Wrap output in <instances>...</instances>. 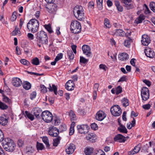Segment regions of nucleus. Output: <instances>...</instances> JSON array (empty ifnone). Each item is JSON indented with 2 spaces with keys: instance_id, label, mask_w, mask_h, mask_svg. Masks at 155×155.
Returning a JSON list of instances; mask_svg holds the SVG:
<instances>
[{
  "instance_id": "nucleus-1",
  "label": "nucleus",
  "mask_w": 155,
  "mask_h": 155,
  "mask_svg": "<svg viewBox=\"0 0 155 155\" xmlns=\"http://www.w3.org/2000/svg\"><path fill=\"white\" fill-rule=\"evenodd\" d=\"M39 26L38 21L34 19L30 20L27 24V28L29 31L32 33H35L37 31Z\"/></svg>"
},
{
  "instance_id": "nucleus-2",
  "label": "nucleus",
  "mask_w": 155,
  "mask_h": 155,
  "mask_svg": "<svg viewBox=\"0 0 155 155\" xmlns=\"http://www.w3.org/2000/svg\"><path fill=\"white\" fill-rule=\"evenodd\" d=\"M4 149L8 152H12L14 149L15 144L13 141L8 138H5L2 143Z\"/></svg>"
},
{
  "instance_id": "nucleus-3",
  "label": "nucleus",
  "mask_w": 155,
  "mask_h": 155,
  "mask_svg": "<svg viewBox=\"0 0 155 155\" xmlns=\"http://www.w3.org/2000/svg\"><path fill=\"white\" fill-rule=\"evenodd\" d=\"M73 13L75 18L79 20H81L84 18V10L80 6H76L74 9Z\"/></svg>"
},
{
  "instance_id": "nucleus-4",
  "label": "nucleus",
  "mask_w": 155,
  "mask_h": 155,
  "mask_svg": "<svg viewBox=\"0 0 155 155\" xmlns=\"http://www.w3.org/2000/svg\"><path fill=\"white\" fill-rule=\"evenodd\" d=\"M81 25L80 22L77 20L72 21L70 25V29L73 33H78L81 32Z\"/></svg>"
},
{
  "instance_id": "nucleus-5",
  "label": "nucleus",
  "mask_w": 155,
  "mask_h": 155,
  "mask_svg": "<svg viewBox=\"0 0 155 155\" xmlns=\"http://www.w3.org/2000/svg\"><path fill=\"white\" fill-rule=\"evenodd\" d=\"M41 116L42 119L47 123H49L52 120V114L48 110H45L42 112Z\"/></svg>"
},
{
  "instance_id": "nucleus-6",
  "label": "nucleus",
  "mask_w": 155,
  "mask_h": 155,
  "mask_svg": "<svg viewBox=\"0 0 155 155\" xmlns=\"http://www.w3.org/2000/svg\"><path fill=\"white\" fill-rule=\"evenodd\" d=\"M78 132L81 134H86L89 131V127L87 124L78 125L77 126Z\"/></svg>"
},
{
  "instance_id": "nucleus-7",
  "label": "nucleus",
  "mask_w": 155,
  "mask_h": 155,
  "mask_svg": "<svg viewBox=\"0 0 155 155\" xmlns=\"http://www.w3.org/2000/svg\"><path fill=\"white\" fill-rule=\"evenodd\" d=\"M47 11L50 14H55L58 10L57 5L55 4H53L49 5L46 7Z\"/></svg>"
},
{
  "instance_id": "nucleus-8",
  "label": "nucleus",
  "mask_w": 155,
  "mask_h": 155,
  "mask_svg": "<svg viewBox=\"0 0 155 155\" xmlns=\"http://www.w3.org/2000/svg\"><path fill=\"white\" fill-rule=\"evenodd\" d=\"M149 91L148 89L146 87H143L141 91V95L143 100L146 101L149 97Z\"/></svg>"
},
{
  "instance_id": "nucleus-9",
  "label": "nucleus",
  "mask_w": 155,
  "mask_h": 155,
  "mask_svg": "<svg viewBox=\"0 0 155 155\" xmlns=\"http://www.w3.org/2000/svg\"><path fill=\"white\" fill-rule=\"evenodd\" d=\"M48 134L51 137H56L58 136L59 131L57 128L54 126L50 127L48 130Z\"/></svg>"
},
{
  "instance_id": "nucleus-10",
  "label": "nucleus",
  "mask_w": 155,
  "mask_h": 155,
  "mask_svg": "<svg viewBox=\"0 0 155 155\" xmlns=\"http://www.w3.org/2000/svg\"><path fill=\"white\" fill-rule=\"evenodd\" d=\"M110 111L112 114L115 117L120 116L122 112L120 107H111Z\"/></svg>"
},
{
  "instance_id": "nucleus-11",
  "label": "nucleus",
  "mask_w": 155,
  "mask_h": 155,
  "mask_svg": "<svg viewBox=\"0 0 155 155\" xmlns=\"http://www.w3.org/2000/svg\"><path fill=\"white\" fill-rule=\"evenodd\" d=\"M40 41L42 44H46L48 42V37L46 33L44 31L41 32L39 37Z\"/></svg>"
},
{
  "instance_id": "nucleus-12",
  "label": "nucleus",
  "mask_w": 155,
  "mask_h": 155,
  "mask_svg": "<svg viewBox=\"0 0 155 155\" xmlns=\"http://www.w3.org/2000/svg\"><path fill=\"white\" fill-rule=\"evenodd\" d=\"M106 114L102 111L100 110L96 114V119L98 121H102L106 117Z\"/></svg>"
},
{
  "instance_id": "nucleus-13",
  "label": "nucleus",
  "mask_w": 155,
  "mask_h": 155,
  "mask_svg": "<svg viewBox=\"0 0 155 155\" xmlns=\"http://www.w3.org/2000/svg\"><path fill=\"white\" fill-rule=\"evenodd\" d=\"M76 148L75 145L73 143H71L67 145L65 150L66 153L68 154H71L74 151Z\"/></svg>"
},
{
  "instance_id": "nucleus-14",
  "label": "nucleus",
  "mask_w": 155,
  "mask_h": 155,
  "mask_svg": "<svg viewBox=\"0 0 155 155\" xmlns=\"http://www.w3.org/2000/svg\"><path fill=\"white\" fill-rule=\"evenodd\" d=\"M83 53L87 57H90L91 55V49L89 46L87 45H84L82 47Z\"/></svg>"
},
{
  "instance_id": "nucleus-15",
  "label": "nucleus",
  "mask_w": 155,
  "mask_h": 155,
  "mask_svg": "<svg viewBox=\"0 0 155 155\" xmlns=\"http://www.w3.org/2000/svg\"><path fill=\"white\" fill-rule=\"evenodd\" d=\"M122 2L124 4V6L127 9H132L134 8L131 0H122Z\"/></svg>"
},
{
  "instance_id": "nucleus-16",
  "label": "nucleus",
  "mask_w": 155,
  "mask_h": 155,
  "mask_svg": "<svg viewBox=\"0 0 155 155\" xmlns=\"http://www.w3.org/2000/svg\"><path fill=\"white\" fill-rule=\"evenodd\" d=\"M141 41L143 45L146 46L150 43V40L149 37L147 35H143L142 36Z\"/></svg>"
},
{
  "instance_id": "nucleus-17",
  "label": "nucleus",
  "mask_w": 155,
  "mask_h": 155,
  "mask_svg": "<svg viewBox=\"0 0 155 155\" xmlns=\"http://www.w3.org/2000/svg\"><path fill=\"white\" fill-rule=\"evenodd\" d=\"M114 141L120 143L124 142L126 140V138L121 134H118L116 135L114 138Z\"/></svg>"
},
{
  "instance_id": "nucleus-18",
  "label": "nucleus",
  "mask_w": 155,
  "mask_h": 155,
  "mask_svg": "<svg viewBox=\"0 0 155 155\" xmlns=\"http://www.w3.org/2000/svg\"><path fill=\"white\" fill-rule=\"evenodd\" d=\"M12 83L13 86L17 87L20 86L22 84V81L21 80L18 78H13Z\"/></svg>"
},
{
  "instance_id": "nucleus-19",
  "label": "nucleus",
  "mask_w": 155,
  "mask_h": 155,
  "mask_svg": "<svg viewBox=\"0 0 155 155\" xmlns=\"http://www.w3.org/2000/svg\"><path fill=\"white\" fill-rule=\"evenodd\" d=\"M144 52L146 56L150 58H153L155 55L154 53L150 48H147L145 50Z\"/></svg>"
},
{
  "instance_id": "nucleus-20",
  "label": "nucleus",
  "mask_w": 155,
  "mask_h": 155,
  "mask_svg": "<svg viewBox=\"0 0 155 155\" xmlns=\"http://www.w3.org/2000/svg\"><path fill=\"white\" fill-rule=\"evenodd\" d=\"M74 84L71 80L68 81L65 85L66 89L68 91H72L74 90Z\"/></svg>"
},
{
  "instance_id": "nucleus-21",
  "label": "nucleus",
  "mask_w": 155,
  "mask_h": 155,
  "mask_svg": "<svg viewBox=\"0 0 155 155\" xmlns=\"http://www.w3.org/2000/svg\"><path fill=\"white\" fill-rule=\"evenodd\" d=\"M141 146L140 144H138L136 146L133 150L130 151L128 154L129 155H133L139 152L140 150Z\"/></svg>"
},
{
  "instance_id": "nucleus-22",
  "label": "nucleus",
  "mask_w": 155,
  "mask_h": 155,
  "mask_svg": "<svg viewBox=\"0 0 155 155\" xmlns=\"http://www.w3.org/2000/svg\"><path fill=\"white\" fill-rule=\"evenodd\" d=\"M86 139L91 142H94L96 139V135L93 133H91L87 135L86 137Z\"/></svg>"
},
{
  "instance_id": "nucleus-23",
  "label": "nucleus",
  "mask_w": 155,
  "mask_h": 155,
  "mask_svg": "<svg viewBox=\"0 0 155 155\" xmlns=\"http://www.w3.org/2000/svg\"><path fill=\"white\" fill-rule=\"evenodd\" d=\"M8 119L5 116L0 117V124L2 126H5L8 123Z\"/></svg>"
},
{
  "instance_id": "nucleus-24",
  "label": "nucleus",
  "mask_w": 155,
  "mask_h": 155,
  "mask_svg": "<svg viewBox=\"0 0 155 155\" xmlns=\"http://www.w3.org/2000/svg\"><path fill=\"white\" fill-rule=\"evenodd\" d=\"M33 113L35 117L38 118L41 112V110L38 107H35L33 109Z\"/></svg>"
},
{
  "instance_id": "nucleus-25",
  "label": "nucleus",
  "mask_w": 155,
  "mask_h": 155,
  "mask_svg": "<svg viewBox=\"0 0 155 155\" xmlns=\"http://www.w3.org/2000/svg\"><path fill=\"white\" fill-rule=\"evenodd\" d=\"M114 35L117 36L124 37L126 34L124 31L121 29H117L114 32Z\"/></svg>"
},
{
  "instance_id": "nucleus-26",
  "label": "nucleus",
  "mask_w": 155,
  "mask_h": 155,
  "mask_svg": "<svg viewBox=\"0 0 155 155\" xmlns=\"http://www.w3.org/2000/svg\"><path fill=\"white\" fill-rule=\"evenodd\" d=\"M56 137L53 139V145L54 146L56 147L60 143L61 140V137L60 136Z\"/></svg>"
},
{
  "instance_id": "nucleus-27",
  "label": "nucleus",
  "mask_w": 155,
  "mask_h": 155,
  "mask_svg": "<svg viewBox=\"0 0 155 155\" xmlns=\"http://www.w3.org/2000/svg\"><path fill=\"white\" fill-rule=\"evenodd\" d=\"M145 18V16L143 15H141L135 20V22L137 24L140 23L142 22Z\"/></svg>"
},
{
  "instance_id": "nucleus-28",
  "label": "nucleus",
  "mask_w": 155,
  "mask_h": 155,
  "mask_svg": "<svg viewBox=\"0 0 155 155\" xmlns=\"http://www.w3.org/2000/svg\"><path fill=\"white\" fill-rule=\"evenodd\" d=\"M120 127L118 128V130L121 132L127 133V129L124 125L121 124L120 123H119Z\"/></svg>"
},
{
  "instance_id": "nucleus-29",
  "label": "nucleus",
  "mask_w": 155,
  "mask_h": 155,
  "mask_svg": "<svg viewBox=\"0 0 155 155\" xmlns=\"http://www.w3.org/2000/svg\"><path fill=\"white\" fill-rule=\"evenodd\" d=\"M119 58L121 61H125L129 58V56L127 54L124 53L120 55Z\"/></svg>"
},
{
  "instance_id": "nucleus-30",
  "label": "nucleus",
  "mask_w": 155,
  "mask_h": 155,
  "mask_svg": "<svg viewBox=\"0 0 155 155\" xmlns=\"http://www.w3.org/2000/svg\"><path fill=\"white\" fill-rule=\"evenodd\" d=\"M93 149L90 147H87L84 149V153L86 155H91L92 153Z\"/></svg>"
},
{
  "instance_id": "nucleus-31",
  "label": "nucleus",
  "mask_w": 155,
  "mask_h": 155,
  "mask_svg": "<svg viewBox=\"0 0 155 155\" xmlns=\"http://www.w3.org/2000/svg\"><path fill=\"white\" fill-rule=\"evenodd\" d=\"M24 114L25 117L28 118L31 120L32 121L34 119V117L33 115L31 114L29 112L26 111Z\"/></svg>"
},
{
  "instance_id": "nucleus-32",
  "label": "nucleus",
  "mask_w": 155,
  "mask_h": 155,
  "mask_svg": "<svg viewBox=\"0 0 155 155\" xmlns=\"http://www.w3.org/2000/svg\"><path fill=\"white\" fill-rule=\"evenodd\" d=\"M114 3L117 10L120 12H122L123 10V7L120 5V2L117 0H116L114 1Z\"/></svg>"
},
{
  "instance_id": "nucleus-33",
  "label": "nucleus",
  "mask_w": 155,
  "mask_h": 155,
  "mask_svg": "<svg viewBox=\"0 0 155 155\" xmlns=\"http://www.w3.org/2000/svg\"><path fill=\"white\" fill-rule=\"evenodd\" d=\"M132 42V39L130 38H128L127 39H125L124 42L123 44L126 47L129 48L131 42Z\"/></svg>"
},
{
  "instance_id": "nucleus-34",
  "label": "nucleus",
  "mask_w": 155,
  "mask_h": 155,
  "mask_svg": "<svg viewBox=\"0 0 155 155\" xmlns=\"http://www.w3.org/2000/svg\"><path fill=\"white\" fill-rule=\"evenodd\" d=\"M69 116L70 118V120L71 121H74L77 120V117L76 116L74 112L71 110L69 113Z\"/></svg>"
},
{
  "instance_id": "nucleus-35",
  "label": "nucleus",
  "mask_w": 155,
  "mask_h": 155,
  "mask_svg": "<svg viewBox=\"0 0 155 155\" xmlns=\"http://www.w3.org/2000/svg\"><path fill=\"white\" fill-rule=\"evenodd\" d=\"M22 85L23 88L25 90H28L31 88V84L27 81L23 82Z\"/></svg>"
},
{
  "instance_id": "nucleus-36",
  "label": "nucleus",
  "mask_w": 155,
  "mask_h": 155,
  "mask_svg": "<svg viewBox=\"0 0 155 155\" xmlns=\"http://www.w3.org/2000/svg\"><path fill=\"white\" fill-rule=\"evenodd\" d=\"M49 91H54V94L55 95L57 94V88L55 85L54 84L52 85V87L51 86L50 84H49V87L48 88Z\"/></svg>"
},
{
  "instance_id": "nucleus-37",
  "label": "nucleus",
  "mask_w": 155,
  "mask_h": 155,
  "mask_svg": "<svg viewBox=\"0 0 155 155\" xmlns=\"http://www.w3.org/2000/svg\"><path fill=\"white\" fill-rule=\"evenodd\" d=\"M121 102L123 106L127 107L129 106V103L128 100L127 98H124L121 100Z\"/></svg>"
},
{
  "instance_id": "nucleus-38",
  "label": "nucleus",
  "mask_w": 155,
  "mask_h": 155,
  "mask_svg": "<svg viewBox=\"0 0 155 155\" xmlns=\"http://www.w3.org/2000/svg\"><path fill=\"white\" fill-rule=\"evenodd\" d=\"M53 122L54 125L58 126L61 123V120L59 117H56L54 119Z\"/></svg>"
},
{
  "instance_id": "nucleus-39",
  "label": "nucleus",
  "mask_w": 155,
  "mask_h": 155,
  "mask_svg": "<svg viewBox=\"0 0 155 155\" xmlns=\"http://www.w3.org/2000/svg\"><path fill=\"white\" fill-rule=\"evenodd\" d=\"M42 140L43 142L45 144L46 147H50V144L49 142V140L47 137H44L42 138Z\"/></svg>"
},
{
  "instance_id": "nucleus-40",
  "label": "nucleus",
  "mask_w": 155,
  "mask_h": 155,
  "mask_svg": "<svg viewBox=\"0 0 155 155\" xmlns=\"http://www.w3.org/2000/svg\"><path fill=\"white\" fill-rule=\"evenodd\" d=\"M67 55L70 60H73L74 57V55L72 51L71 50L67 51Z\"/></svg>"
},
{
  "instance_id": "nucleus-41",
  "label": "nucleus",
  "mask_w": 155,
  "mask_h": 155,
  "mask_svg": "<svg viewBox=\"0 0 155 155\" xmlns=\"http://www.w3.org/2000/svg\"><path fill=\"white\" fill-rule=\"evenodd\" d=\"M97 7L99 10H102L103 8V0H96Z\"/></svg>"
},
{
  "instance_id": "nucleus-42",
  "label": "nucleus",
  "mask_w": 155,
  "mask_h": 155,
  "mask_svg": "<svg viewBox=\"0 0 155 155\" xmlns=\"http://www.w3.org/2000/svg\"><path fill=\"white\" fill-rule=\"evenodd\" d=\"M59 129L60 132H63L67 130V126L65 124H62L60 125Z\"/></svg>"
},
{
  "instance_id": "nucleus-43",
  "label": "nucleus",
  "mask_w": 155,
  "mask_h": 155,
  "mask_svg": "<svg viewBox=\"0 0 155 155\" xmlns=\"http://www.w3.org/2000/svg\"><path fill=\"white\" fill-rule=\"evenodd\" d=\"M31 63L35 65H38L39 64V59L37 58L33 59L31 60Z\"/></svg>"
},
{
  "instance_id": "nucleus-44",
  "label": "nucleus",
  "mask_w": 155,
  "mask_h": 155,
  "mask_svg": "<svg viewBox=\"0 0 155 155\" xmlns=\"http://www.w3.org/2000/svg\"><path fill=\"white\" fill-rule=\"evenodd\" d=\"M44 27L50 33H51L53 32L51 25L50 24L45 25Z\"/></svg>"
},
{
  "instance_id": "nucleus-45",
  "label": "nucleus",
  "mask_w": 155,
  "mask_h": 155,
  "mask_svg": "<svg viewBox=\"0 0 155 155\" xmlns=\"http://www.w3.org/2000/svg\"><path fill=\"white\" fill-rule=\"evenodd\" d=\"M17 16V14L16 12L14 11L13 13L11 18V20L12 21H14L16 20Z\"/></svg>"
},
{
  "instance_id": "nucleus-46",
  "label": "nucleus",
  "mask_w": 155,
  "mask_h": 155,
  "mask_svg": "<svg viewBox=\"0 0 155 155\" xmlns=\"http://www.w3.org/2000/svg\"><path fill=\"white\" fill-rule=\"evenodd\" d=\"M36 147L38 150H42L44 148V146L42 143L37 142Z\"/></svg>"
},
{
  "instance_id": "nucleus-47",
  "label": "nucleus",
  "mask_w": 155,
  "mask_h": 155,
  "mask_svg": "<svg viewBox=\"0 0 155 155\" xmlns=\"http://www.w3.org/2000/svg\"><path fill=\"white\" fill-rule=\"evenodd\" d=\"M104 25L107 28H110L111 27V25L110 24V21L107 18L105 19L104 21Z\"/></svg>"
},
{
  "instance_id": "nucleus-48",
  "label": "nucleus",
  "mask_w": 155,
  "mask_h": 155,
  "mask_svg": "<svg viewBox=\"0 0 155 155\" xmlns=\"http://www.w3.org/2000/svg\"><path fill=\"white\" fill-rule=\"evenodd\" d=\"M20 61L21 64L24 65L28 66L30 64V62L25 59H21Z\"/></svg>"
},
{
  "instance_id": "nucleus-49",
  "label": "nucleus",
  "mask_w": 155,
  "mask_h": 155,
  "mask_svg": "<svg viewBox=\"0 0 155 155\" xmlns=\"http://www.w3.org/2000/svg\"><path fill=\"white\" fill-rule=\"evenodd\" d=\"M150 7L151 10L155 13V2H152L150 4Z\"/></svg>"
},
{
  "instance_id": "nucleus-50",
  "label": "nucleus",
  "mask_w": 155,
  "mask_h": 155,
  "mask_svg": "<svg viewBox=\"0 0 155 155\" xmlns=\"http://www.w3.org/2000/svg\"><path fill=\"white\" fill-rule=\"evenodd\" d=\"M12 33L13 35H20L21 32L20 31H19L18 29L17 28H15V30L12 32Z\"/></svg>"
},
{
  "instance_id": "nucleus-51",
  "label": "nucleus",
  "mask_w": 155,
  "mask_h": 155,
  "mask_svg": "<svg viewBox=\"0 0 155 155\" xmlns=\"http://www.w3.org/2000/svg\"><path fill=\"white\" fill-rule=\"evenodd\" d=\"M88 60L86 59L83 57L81 56L80 57V62L82 63H86L88 62Z\"/></svg>"
},
{
  "instance_id": "nucleus-52",
  "label": "nucleus",
  "mask_w": 155,
  "mask_h": 155,
  "mask_svg": "<svg viewBox=\"0 0 155 155\" xmlns=\"http://www.w3.org/2000/svg\"><path fill=\"white\" fill-rule=\"evenodd\" d=\"M40 88L41 89V91L43 93H46L47 91V88L43 84H41L40 85Z\"/></svg>"
},
{
  "instance_id": "nucleus-53",
  "label": "nucleus",
  "mask_w": 155,
  "mask_h": 155,
  "mask_svg": "<svg viewBox=\"0 0 155 155\" xmlns=\"http://www.w3.org/2000/svg\"><path fill=\"white\" fill-rule=\"evenodd\" d=\"M95 155H105V153L103 150H100L95 152Z\"/></svg>"
},
{
  "instance_id": "nucleus-54",
  "label": "nucleus",
  "mask_w": 155,
  "mask_h": 155,
  "mask_svg": "<svg viewBox=\"0 0 155 155\" xmlns=\"http://www.w3.org/2000/svg\"><path fill=\"white\" fill-rule=\"evenodd\" d=\"M116 94H118L122 92V88L120 86H119L117 87L116 89Z\"/></svg>"
},
{
  "instance_id": "nucleus-55",
  "label": "nucleus",
  "mask_w": 155,
  "mask_h": 155,
  "mask_svg": "<svg viewBox=\"0 0 155 155\" xmlns=\"http://www.w3.org/2000/svg\"><path fill=\"white\" fill-rule=\"evenodd\" d=\"M3 100L4 101L6 102L10 103L11 102V100L8 97L6 96L5 95L4 96H3Z\"/></svg>"
},
{
  "instance_id": "nucleus-56",
  "label": "nucleus",
  "mask_w": 155,
  "mask_h": 155,
  "mask_svg": "<svg viewBox=\"0 0 155 155\" xmlns=\"http://www.w3.org/2000/svg\"><path fill=\"white\" fill-rule=\"evenodd\" d=\"M91 127L92 129L94 130H97L98 128L97 125L95 123L92 124L91 125Z\"/></svg>"
},
{
  "instance_id": "nucleus-57",
  "label": "nucleus",
  "mask_w": 155,
  "mask_h": 155,
  "mask_svg": "<svg viewBox=\"0 0 155 155\" xmlns=\"http://www.w3.org/2000/svg\"><path fill=\"white\" fill-rule=\"evenodd\" d=\"M63 57V54L62 53L58 54L57 56L56 57L55 59L57 61L61 59Z\"/></svg>"
},
{
  "instance_id": "nucleus-58",
  "label": "nucleus",
  "mask_w": 155,
  "mask_h": 155,
  "mask_svg": "<svg viewBox=\"0 0 155 155\" xmlns=\"http://www.w3.org/2000/svg\"><path fill=\"white\" fill-rule=\"evenodd\" d=\"M36 93L35 91H33L30 94V98L33 100L36 97Z\"/></svg>"
},
{
  "instance_id": "nucleus-59",
  "label": "nucleus",
  "mask_w": 155,
  "mask_h": 155,
  "mask_svg": "<svg viewBox=\"0 0 155 155\" xmlns=\"http://www.w3.org/2000/svg\"><path fill=\"white\" fill-rule=\"evenodd\" d=\"M144 5L145 7V9L144 11L145 13L146 14L150 13V11L148 8L146 4H144Z\"/></svg>"
},
{
  "instance_id": "nucleus-60",
  "label": "nucleus",
  "mask_w": 155,
  "mask_h": 155,
  "mask_svg": "<svg viewBox=\"0 0 155 155\" xmlns=\"http://www.w3.org/2000/svg\"><path fill=\"white\" fill-rule=\"evenodd\" d=\"M34 151V150L31 147H28L26 149V152L29 154V153H32Z\"/></svg>"
},
{
  "instance_id": "nucleus-61",
  "label": "nucleus",
  "mask_w": 155,
  "mask_h": 155,
  "mask_svg": "<svg viewBox=\"0 0 155 155\" xmlns=\"http://www.w3.org/2000/svg\"><path fill=\"white\" fill-rule=\"evenodd\" d=\"M99 68L101 69H103L105 71L106 70L107 68V67L104 64H100L99 66Z\"/></svg>"
},
{
  "instance_id": "nucleus-62",
  "label": "nucleus",
  "mask_w": 155,
  "mask_h": 155,
  "mask_svg": "<svg viewBox=\"0 0 155 155\" xmlns=\"http://www.w3.org/2000/svg\"><path fill=\"white\" fill-rule=\"evenodd\" d=\"M88 7L91 9H93L94 8V3L92 1L88 3Z\"/></svg>"
},
{
  "instance_id": "nucleus-63",
  "label": "nucleus",
  "mask_w": 155,
  "mask_h": 155,
  "mask_svg": "<svg viewBox=\"0 0 155 155\" xmlns=\"http://www.w3.org/2000/svg\"><path fill=\"white\" fill-rule=\"evenodd\" d=\"M18 144L19 147H21L24 144V142L22 140L19 139L18 140Z\"/></svg>"
},
{
  "instance_id": "nucleus-64",
  "label": "nucleus",
  "mask_w": 155,
  "mask_h": 155,
  "mask_svg": "<svg viewBox=\"0 0 155 155\" xmlns=\"http://www.w3.org/2000/svg\"><path fill=\"white\" fill-rule=\"evenodd\" d=\"M4 134L2 131L0 129V142L3 141L4 139Z\"/></svg>"
}]
</instances>
